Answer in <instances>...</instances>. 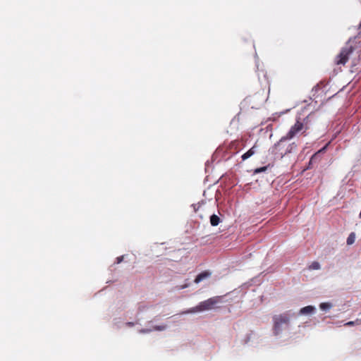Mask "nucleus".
<instances>
[{"label":"nucleus","mask_w":361,"mask_h":361,"mask_svg":"<svg viewBox=\"0 0 361 361\" xmlns=\"http://www.w3.org/2000/svg\"><path fill=\"white\" fill-rule=\"evenodd\" d=\"M316 308L312 305H308L301 308L299 311V314L307 315L312 314L315 312Z\"/></svg>","instance_id":"obj_7"},{"label":"nucleus","mask_w":361,"mask_h":361,"mask_svg":"<svg viewBox=\"0 0 361 361\" xmlns=\"http://www.w3.org/2000/svg\"><path fill=\"white\" fill-rule=\"evenodd\" d=\"M355 325V321H350L345 324V326H353Z\"/></svg>","instance_id":"obj_17"},{"label":"nucleus","mask_w":361,"mask_h":361,"mask_svg":"<svg viewBox=\"0 0 361 361\" xmlns=\"http://www.w3.org/2000/svg\"><path fill=\"white\" fill-rule=\"evenodd\" d=\"M223 296H215L204 300V310H209L220 307L223 302Z\"/></svg>","instance_id":"obj_6"},{"label":"nucleus","mask_w":361,"mask_h":361,"mask_svg":"<svg viewBox=\"0 0 361 361\" xmlns=\"http://www.w3.org/2000/svg\"><path fill=\"white\" fill-rule=\"evenodd\" d=\"M267 166H263V167H260V168H257L255 170V173H259L261 172H264L267 170Z\"/></svg>","instance_id":"obj_15"},{"label":"nucleus","mask_w":361,"mask_h":361,"mask_svg":"<svg viewBox=\"0 0 361 361\" xmlns=\"http://www.w3.org/2000/svg\"><path fill=\"white\" fill-rule=\"evenodd\" d=\"M288 140H290V139L283 136L273 147L272 153L280 158H283L285 155L295 151L297 147L296 144L295 142L287 143Z\"/></svg>","instance_id":"obj_1"},{"label":"nucleus","mask_w":361,"mask_h":361,"mask_svg":"<svg viewBox=\"0 0 361 361\" xmlns=\"http://www.w3.org/2000/svg\"><path fill=\"white\" fill-rule=\"evenodd\" d=\"M123 259V256H120L116 258V263L119 264L121 263Z\"/></svg>","instance_id":"obj_18"},{"label":"nucleus","mask_w":361,"mask_h":361,"mask_svg":"<svg viewBox=\"0 0 361 361\" xmlns=\"http://www.w3.org/2000/svg\"><path fill=\"white\" fill-rule=\"evenodd\" d=\"M310 269L317 270L320 269V264L317 262H312L310 266Z\"/></svg>","instance_id":"obj_13"},{"label":"nucleus","mask_w":361,"mask_h":361,"mask_svg":"<svg viewBox=\"0 0 361 361\" xmlns=\"http://www.w3.org/2000/svg\"><path fill=\"white\" fill-rule=\"evenodd\" d=\"M255 146H253L252 148H250L247 152L243 154L241 157L242 160L245 161L247 159L250 158L251 156H252L255 153Z\"/></svg>","instance_id":"obj_8"},{"label":"nucleus","mask_w":361,"mask_h":361,"mask_svg":"<svg viewBox=\"0 0 361 361\" xmlns=\"http://www.w3.org/2000/svg\"><path fill=\"white\" fill-rule=\"evenodd\" d=\"M317 102L312 100L304 109L302 110L303 112H307V115L302 119V124H305L304 129L307 131L310 126L311 119L313 117L314 111L316 109Z\"/></svg>","instance_id":"obj_2"},{"label":"nucleus","mask_w":361,"mask_h":361,"mask_svg":"<svg viewBox=\"0 0 361 361\" xmlns=\"http://www.w3.org/2000/svg\"><path fill=\"white\" fill-rule=\"evenodd\" d=\"M326 149V147H323V149L321 151H323Z\"/></svg>","instance_id":"obj_23"},{"label":"nucleus","mask_w":361,"mask_h":361,"mask_svg":"<svg viewBox=\"0 0 361 361\" xmlns=\"http://www.w3.org/2000/svg\"><path fill=\"white\" fill-rule=\"evenodd\" d=\"M149 330H147V329H142V330H141L142 333H147V332H149Z\"/></svg>","instance_id":"obj_21"},{"label":"nucleus","mask_w":361,"mask_h":361,"mask_svg":"<svg viewBox=\"0 0 361 361\" xmlns=\"http://www.w3.org/2000/svg\"><path fill=\"white\" fill-rule=\"evenodd\" d=\"M128 325L130 326H133V323L129 322V323H128Z\"/></svg>","instance_id":"obj_22"},{"label":"nucleus","mask_w":361,"mask_h":361,"mask_svg":"<svg viewBox=\"0 0 361 361\" xmlns=\"http://www.w3.org/2000/svg\"><path fill=\"white\" fill-rule=\"evenodd\" d=\"M274 321V334L279 335L282 331V325L289 323V317L286 314L275 315L273 317Z\"/></svg>","instance_id":"obj_4"},{"label":"nucleus","mask_w":361,"mask_h":361,"mask_svg":"<svg viewBox=\"0 0 361 361\" xmlns=\"http://www.w3.org/2000/svg\"><path fill=\"white\" fill-rule=\"evenodd\" d=\"M219 217L215 214L212 215L210 217V223L213 226H217L219 223Z\"/></svg>","instance_id":"obj_10"},{"label":"nucleus","mask_w":361,"mask_h":361,"mask_svg":"<svg viewBox=\"0 0 361 361\" xmlns=\"http://www.w3.org/2000/svg\"><path fill=\"white\" fill-rule=\"evenodd\" d=\"M355 48L353 47L350 42H348L346 45L341 49L340 54L336 58V65H345L346 61H348L350 55L353 54Z\"/></svg>","instance_id":"obj_3"},{"label":"nucleus","mask_w":361,"mask_h":361,"mask_svg":"<svg viewBox=\"0 0 361 361\" xmlns=\"http://www.w3.org/2000/svg\"><path fill=\"white\" fill-rule=\"evenodd\" d=\"M153 329H154V330H156V331H163L166 329V325L155 326H154Z\"/></svg>","instance_id":"obj_16"},{"label":"nucleus","mask_w":361,"mask_h":361,"mask_svg":"<svg viewBox=\"0 0 361 361\" xmlns=\"http://www.w3.org/2000/svg\"><path fill=\"white\" fill-rule=\"evenodd\" d=\"M204 279H205L211 276V272H209L208 271H204Z\"/></svg>","instance_id":"obj_19"},{"label":"nucleus","mask_w":361,"mask_h":361,"mask_svg":"<svg viewBox=\"0 0 361 361\" xmlns=\"http://www.w3.org/2000/svg\"><path fill=\"white\" fill-rule=\"evenodd\" d=\"M202 307H203V304H202V302H200V303L199 304V305H198V306H197L196 307L192 308V309H190V310H187V311L184 312L183 313H192V312H197V311H200V310H202Z\"/></svg>","instance_id":"obj_11"},{"label":"nucleus","mask_w":361,"mask_h":361,"mask_svg":"<svg viewBox=\"0 0 361 361\" xmlns=\"http://www.w3.org/2000/svg\"><path fill=\"white\" fill-rule=\"evenodd\" d=\"M355 233L352 232L349 234V235L347 238V240H346V243L348 245H351L355 243Z\"/></svg>","instance_id":"obj_9"},{"label":"nucleus","mask_w":361,"mask_h":361,"mask_svg":"<svg viewBox=\"0 0 361 361\" xmlns=\"http://www.w3.org/2000/svg\"><path fill=\"white\" fill-rule=\"evenodd\" d=\"M319 307L322 310H328L332 307V305L330 302H322Z\"/></svg>","instance_id":"obj_12"},{"label":"nucleus","mask_w":361,"mask_h":361,"mask_svg":"<svg viewBox=\"0 0 361 361\" xmlns=\"http://www.w3.org/2000/svg\"><path fill=\"white\" fill-rule=\"evenodd\" d=\"M355 325H360V324H361V319H357L356 320H355Z\"/></svg>","instance_id":"obj_20"},{"label":"nucleus","mask_w":361,"mask_h":361,"mask_svg":"<svg viewBox=\"0 0 361 361\" xmlns=\"http://www.w3.org/2000/svg\"><path fill=\"white\" fill-rule=\"evenodd\" d=\"M203 279V273H200L196 279H195V283H197L200 282Z\"/></svg>","instance_id":"obj_14"},{"label":"nucleus","mask_w":361,"mask_h":361,"mask_svg":"<svg viewBox=\"0 0 361 361\" xmlns=\"http://www.w3.org/2000/svg\"><path fill=\"white\" fill-rule=\"evenodd\" d=\"M304 126L305 124H302L301 118H298L296 119V122L295 123V124L293 126H291V128L286 133V135H284V137H286V138L291 140L300 133H305L306 131L304 129Z\"/></svg>","instance_id":"obj_5"}]
</instances>
